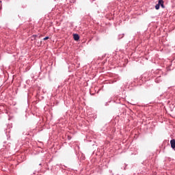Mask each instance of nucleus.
<instances>
[{"instance_id": "1", "label": "nucleus", "mask_w": 175, "mask_h": 175, "mask_svg": "<svg viewBox=\"0 0 175 175\" xmlns=\"http://www.w3.org/2000/svg\"><path fill=\"white\" fill-rule=\"evenodd\" d=\"M158 4L159 5V6H161L163 9H164L165 5H163V0H159Z\"/></svg>"}, {"instance_id": "2", "label": "nucleus", "mask_w": 175, "mask_h": 175, "mask_svg": "<svg viewBox=\"0 0 175 175\" xmlns=\"http://www.w3.org/2000/svg\"><path fill=\"white\" fill-rule=\"evenodd\" d=\"M170 144H171L172 148H175V140L174 139H172L170 141Z\"/></svg>"}, {"instance_id": "3", "label": "nucleus", "mask_w": 175, "mask_h": 175, "mask_svg": "<svg viewBox=\"0 0 175 175\" xmlns=\"http://www.w3.org/2000/svg\"><path fill=\"white\" fill-rule=\"evenodd\" d=\"M73 38L75 40H79V39H80V36H78V34H74L73 35Z\"/></svg>"}, {"instance_id": "4", "label": "nucleus", "mask_w": 175, "mask_h": 175, "mask_svg": "<svg viewBox=\"0 0 175 175\" xmlns=\"http://www.w3.org/2000/svg\"><path fill=\"white\" fill-rule=\"evenodd\" d=\"M160 6H161V5H159V4H157V5H155V9H156V10H158L159 9Z\"/></svg>"}, {"instance_id": "5", "label": "nucleus", "mask_w": 175, "mask_h": 175, "mask_svg": "<svg viewBox=\"0 0 175 175\" xmlns=\"http://www.w3.org/2000/svg\"><path fill=\"white\" fill-rule=\"evenodd\" d=\"M48 39H49V37H45V38L43 39V40H48Z\"/></svg>"}]
</instances>
